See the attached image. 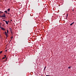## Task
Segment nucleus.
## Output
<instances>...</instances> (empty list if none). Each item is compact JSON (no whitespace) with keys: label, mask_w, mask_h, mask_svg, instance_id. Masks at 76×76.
<instances>
[{"label":"nucleus","mask_w":76,"mask_h":76,"mask_svg":"<svg viewBox=\"0 0 76 76\" xmlns=\"http://www.w3.org/2000/svg\"><path fill=\"white\" fill-rule=\"evenodd\" d=\"M11 21H12V20H11Z\"/></svg>","instance_id":"nucleus-27"},{"label":"nucleus","mask_w":76,"mask_h":76,"mask_svg":"<svg viewBox=\"0 0 76 76\" xmlns=\"http://www.w3.org/2000/svg\"><path fill=\"white\" fill-rule=\"evenodd\" d=\"M7 60V58H6V59L4 61H6V60Z\"/></svg>","instance_id":"nucleus-11"},{"label":"nucleus","mask_w":76,"mask_h":76,"mask_svg":"<svg viewBox=\"0 0 76 76\" xmlns=\"http://www.w3.org/2000/svg\"><path fill=\"white\" fill-rule=\"evenodd\" d=\"M4 33H5V35H6L7 34L8 35L7 33V32H5Z\"/></svg>","instance_id":"nucleus-5"},{"label":"nucleus","mask_w":76,"mask_h":76,"mask_svg":"<svg viewBox=\"0 0 76 76\" xmlns=\"http://www.w3.org/2000/svg\"><path fill=\"white\" fill-rule=\"evenodd\" d=\"M2 52H3V51H1L0 52V54H1V53H2Z\"/></svg>","instance_id":"nucleus-10"},{"label":"nucleus","mask_w":76,"mask_h":76,"mask_svg":"<svg viewBox=\"0 0 76 76\" xmlns=\"http://www.w3.org/2000/svg\"><path fill=\"white\" fill-rule=\"evenodd\" d=\"M3 13V12H2L0 11V13Z\"/></svg>","instance_id":"nucleus-18"},{"label":"nucleus","mask_w":76,"mask_h":76,"mask_svg":"<svg viewBox=\"0 0 76 76\" xmlns=\"http://www.w3.org/2000/svg\"><path fill=\"white\" fill-rule=\"evenodd\" d=\"M75 23V22H73V23H72V24H73V23Z\"/></svg>","instance_id":"nucleus-22"},{"label":"nucleus","mask_w":76,"mask_h":76,"mask_svg":"<svg viewBox=\"0 0 76 76\" xmlns=\"http://www.w3.org/2000/svg\"><path fill=\"white\" fill-rule=\"evenodd\" d=\"M70 67H72V66H70V67L69 66V67H68V68L70 69Z\"/></svg>","instance_id":"nucleus-16"},{"label":"nucleus","mask_w":76,"mask_h":76,"mask_svg":"<svg viewBox=\"0 0 76 76\" xmlns=\"http://www.w3.org/2000/svg\"><path fill=\"white\" fill-rule=\"evenodd\" d=\"M1 29L2 30H3V31H4V30H5V29L4 28H3V27Z\"/></svg>","instance_id":"nucleus-4"},{"label":"nucleus","mask_w":76,"mask_h":76,"mask_svg":"<svg viewBox=\"0 0 76 76\" xmlns=\"http://www.w3.org/2000/svg\"><path fill=\"white\" fill-rule=\"evenodd\" d=\"M4 56H5V57H6V56L5 55H4Z\"/></svg>","instance_id":"nucleus-23"},{"label":"nucleus","mask_w":76,"mask_h":76,"mask_svg":"<svg viewBox=\"0 0 76 76\" xmlns=\"http://www.w3.org/2000/svg\"><path fill=\"white\" fill-rule=\"evenodd\" d=\"M8 36V34H6V38H7V37Z\"/></svg>","instance_id":"nucleus-9"},{"label":"nucleus","mask_w":76,"mask_h":76,"mask_svg":"<svg viewBox=\"0 0 76 76\" xmlns=\"http://www.w3.org/2000/svg\"><path fill=\"white\" fill-rule=\"evenodd\" d=\"M46 69V66H45L44 68V70H45V69Z\"/></svg>","instance_id":"nucleus-8"},{"label":"nucleus","mask_w":76,"mask_h":76,"mask_svg":"<svg viewBox=\"0 0 76 76\" xmlns=\"http://www.w3.org/2000/svg\"><path fill=\"white\" fill-rule=\"evenodd\" d=\"M1 18H6V15L4 13V14L2 15V16H1Z\"/></svg>","instance_id":"nucleus-1"},{"label":"nucleus","mask_w":76,"mask_h":76,"mask_svg":"<svg viewBox=\"0 0 76 76\" xmlns=\"http://www.w3.org/2000/svg\"><path fill=\"white\" fill-rule=\"evenodd\" d=\"M6 57H3V58H2V59H4V58H6Z\"/></svg>","instance_id":"nucleus-13"},{"label":"nucleus","mask_w":76,"mask_h":76,"mask_svg":"<svg viewBox=\"0 0 76 76\" xmlns=\"http://www.w3.org/2000/svg\"><path fill=\"white\" fill-rule=\"evenodd\" d=\"M8 32H9V30H7V34H8Z\"/></svg>","instance_id":"nucleus-15"},{"label":"nucleus","mask_w":76,"mask_h":76,"mask_svg":"<svg viewBox=\"0 0 76 76\" xmlns=\"http://www.w3.org/2000/svg\"><path fill=\"white\" fill-rule=\"evenodd\" d=\"M9 22V21H8V22Z\"/></svg>","instance_id":"nucleus-25"},{"label":"nucleus","mask_w":76,"mask_h":76,"mask_svg":"<svg viewBox=\"0 0 76 76\" xmlns=\"http://www.w3.org/2000/svg\"><path fill=\"white\" fill-rule=\"evenodd\" d=\"M8 12H10V8H9L7 10Z\"/></svg>","instance_id":"nucleus-3"},{"label":"nucleus","mask_w":76,"mask_h":76,"mask_svg":"<svg viewBox=\"0 0 76 76\" xmlns=\"http://www.w3.org/2000/svg\"><path fill=\"white\" fill-rule=\"evenodd\" d=\"M46 76H50V75H46Z\"/></svg>","instance_id":"nucleus-20"},{"label":"nucleus","mask_w":76,"mask_h":76,"mask_svg":"<svg viewBox=\"0 0 76 76\" xmlns=\"http://www.w3.org/2000/svg\"><path fill=\"white\" fill-rule=\"evenodd\" d=\"M7 50H5L6 52H7Z\"/></svg>","instance_id":"nucleus-19"},{"label":"nucleus","mask_w":76,"mask_h":76,"mask_svg":"<svg viewBox=\"0 0 76 76\" xmlns=\"http://www.w3.org/2000/svg\"><path fill=\"white\" fill-rule=\"evenodd\" d=\"M11 31H12V29H11Z\"/></svg>","instance_id":"nucleus-28"},{"label":"nucleus","mask_w":76,"mask_h":76,"mask_svg":"<svg viewBox=\"0 0 76 76\" xmlns=\"http://www.w3.org/2000/svg\"><path fill=\"white\" fill-rule=\"evenodd\" d=\"M13 36H12L10 38L11 39V40H10V42H9V43H10V41H11L12 40V39H13Z\"/></svg>","instance_id":"nucleus-2"},{"label":"nucleus","mask_w":76,"mask_h":76,"mask_svg":"<svg viewBox=\"0 0 76 76\" xmlns=\"http://www.w3.org/2000/svg\"><path fill=\"white\" fill-rule=\"evenodd\" d=\"M5 22L7 25H8V22H7V21H5Z\"/></svg>","instance_id":"nucleus-6"},{"label":"nucleus","mask_w":76,"mask_h":76,"mask_svg":"<svg viewBox=\"0 0 76 76\" xmlns=\"http://www.w3.org/2000/svg\"><path fill=\"white\" fill-rule=\"evenodd\" d=\"M68 16V14H67L66 15V18H67V17Z\"/></svg>","instance_id":"nucleus-17"},{"label":"nucleus","mask_w":76,"mask_h":76,"mask_svg":"<svg viewBox=\"0 0 76 76\" xmlns=\"http://www.w3.org/2000/svg\"><path fill=\"white\" fill-rule=\"evenodd\" d=\"M8 14L9 15H11L9 12H8Z\"/></svg>","instance_id":"nucleus-14"},{"label":"nucleus","mask_w":76,"mask_h":76,"mask_svg":"<svg viewBox=\"0 0 76 76\" xmlns=\"http://www.w3.org/2000/svg\"><path fill=\"white\" fill-rule=\"evenodd\" d=\"M4 12L5 13H6V14H7V11H4Z\"/></svg>","instance_id":"nucleus-7"},{"label":"nucleus","mask_w":76,"mask_h":76,"mask_svg":"<svg viewBox=\"0 0 76 76\" xmlns=\"http://www.w3.org/2000/svg\"><path fill=\"white\" fill-rule=\"evenodd\" d=\"M3 20V21H4L5 22H6V21H5V20Z\"/></svg>","instance_id":"nucleus-21"},{"label":"nucleus","mask_w":76,"mask_h":76,"mask_svg":"<svg viewBox=\"0 0 76 76\" xmlns=\"http://www.w3.org/2000/svg\"><path fill=\"white\" fill-rule=\"evenodd\" d=\"M10 30H11V28H10Z\"/></svg>","instance_id":"nucleus-26"},{"label":"nucleus","mask_w":76,"mask_h":76,"mask_svg":"<svg viewBox=\"0 0 76 76\" xmlns=\"http://www.w3.org/2000/svg\"><path fill=\"white\" fill-rule=\"evenodd\" d=\"M72 25H73V23H71V24L70 25V26H72Z\"/></svg>","instance_id":"nucleus-12"},{"label":"nucleus","mask_w":76,"mask_h":76,"mask_svg":"<svg viewBox=\"0 0 76 76\" xmlns=\"http://www.w3.org/2000/svg\"><path fill=\"white\" fill-rule=\"evenodd\" d=\"M0 18H1V15H0Z\"/></svg>","instance_id":"nucleus-24"}]
</instances>
